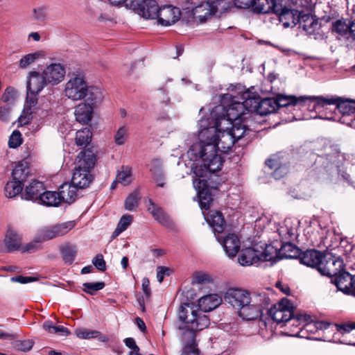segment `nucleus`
Wrapping results in <instances>:
<instances>
[{
	"label": "nucleus",
	"mask_w": 355,
	"mask_h": 355,
	"mask_svg": "<svg viewBox=\"0 0 355 355\" xmlns=\"http://www.w3.org/2000/svg\"><path fill=\"white\" fill-rule=\"evenodd\" d=\"M116 178V182L123 186L129 184L132 181V170L128 166H122Z\"/></svg>",
	"instance_id": "58836bf2"
},
{
	"label": "nucleus",
	"mask_w": 355,
	"mask_h": 355,
	"mask_svg": "<svg viewBox=\"0 0 355 355\" xmlns=\"http://www.w3.org/2000/svg\"><path fill=\"white\" fill-rule=\"evenodd\" d=\"M334 283L340 291L345 293L352 294L355 288L353 277L344 269L334 277Z\"/></svg>",
	"instance_id": "4be33fe9"
},
{
	"label": "nucleus",
	"mask_w": 355,
	"mask_h": 355,
	"mask_svg": "<svg viewBox=\"0 0 355 355\" xmlns=\"http://www.w3.org/2000/svg\"><path fill=\"white\" fill-rule=\"evenodd\" d=\"M76 225L75 221H67L41 229L40 235L43 240H50L67 234Z\"/></svg>",
	"instance_id": "dca6fc26"
},
{
	"label": "nucleus",
	"mask_w": 355,
	"mask_h": 355,
	"mask_svg": "<svg viewBox=\"0 0 355 355\" xmlns=\"http://www.w3.org/2000/svg\"><path fill=\"white\" fill-rule=\"evenodd\" d=\"M40 248V244L38 242L31 243L28 244L26 246L24 251L29 252H33L35 250H38Z\"/></svg>",
	"instance_id": "69168bd1"
},
{
	"label": "nucleus",
	"mask_w": 355,
	"mask_h": 355,
	"mask_svg": "<svg viewBox=\"0 0 355 355\" xmlns=\"http://www.w3.org/2000/svg\"><path fill=\"white\" fill-rule=\"evenodd\" d=\"M350 22L342 18L332 23V31L341 36H349Z\"/></svg>",
	"instance_id": "f704fd0d"
},
{
	"label": "nucleus",
	"mask_w": 355,
	"mask_h": 355,
	"mask_svg": "<svg viewBox=\"0 0 355 355\" xmlns=\"http://www.w3.org/2000/svg\"><path fill=\"white\" fill-rule=\"evenodd\" d=\"M128 137V128L126 125H121L116 131L114 140L116 145H123Z\"/></svg>",
	"instance_id": "37998d69"
},
{
	"label": "nucleus",
	"mask_w": 355,
	"mask_h": 355,
	"mask_svg": "<svg viewBox=\"0 0 355 355\" xmlns=\"http://www.w3.org/2000/svg\"><path fill=\"white\" fill-rule=\"evenodd\" d=\"M22 143L21 135L19 131L15 130L8 140V146L11 148H16Z\"/></svg>",
	"instance_id": "8fccbe9b"
},
{
	"label": "nucleus",
	"mask_w": 355,
	"mask_h": 355,
	"mask_svg": "<svg viewBox=\"0 0 355 355\" xmlns=\"http://www.w3.org/2000/svg\"><path fill=\"white\" fill-rule=\"evenodd\" d=\"M277 5L275 0H253L251 8L254 12L265 14L275 12Z\"/></svg>",
	"instance_id": "c85d7f7f"
},
{
	"label": "nucleus",
	"mask_w": 355,
	"mask_h": 355,
	"mask_svg": "<svg viewBox=\"0 0 355 355\" xmlns=\"http://www.w3.org/2000/svg\"><path fill=\"white\" fill-rule=\"evenodd\" d=\"M171 273V269L165 266H158L157 268V279L159 283L163 282L165 276H168Z\"/></svg>",
	"instance_id": "864d4df0"
},
{
	"label": "nucleus",
	"mask_w": 355,
	"mask_h": 355,
	"mask_svg": "<svg viewBox=\"0 0 355 355\" xmlns=\"http://www.w3.org/2000/svg\"><path fill=\"white\" fill-rule=\"evenodd\" d=\"M316 96L279 95L275 99L277 109L279 107H288L289 105H299L302 107L306 106L309 109L313 110V105L316 102Z\"/></svg>",
	"instance_id": "2eb2a0df"
},
{
	"label": "nucleus",
	"mask_w": 355,
	"mask_h": 355,
	"mask_svg": "<svg viewBox=\"0 0 355 355\" xmlns=\"http://www.w3.org/2000/svg\"><path fill=\"white\" fill-rule=\"evenodd\" d=\"M248 98H250V95L247 92L242 94L243 102L238 101L237 97L232 94H224L221 98L220 104L215 106L211 112L210 118H202L199 121L201 138H204L208 133L214 135L216 128H221L223 124L229 125L232 121L247 119L252 113L250 105H247Z\"/></svg>",
	"instance_id": "7ed1b4c3"
},
{
	"label": "nucleus",
	"mask_w": 355,
	"mask_h": 355,
	"mask_svg": "<svg viewBox=\"0 0 355 355\" xmlns=\"http://www.w3.org/2000/svg\"><path fill=\"white\" fill-rule=\"evenodd\" d=\"M139 198L137 191L131 193L125 201V208L128 211H132L138 206Z\"/></svg>",
	"instance_id": "09e8293b"
},
{
	"label": "nucleus",
	"mask_w": 355,
	"mask_h": 355,
	"mask_svg": "<svg viewBox=\"0 0 355 355\" xmlns=\"http://www.w3.org/2000/svg\"><path fill=\"white\" fill-rule=\"evenodd\" d=\"M15 98V92L12 89H6L2 96V100L6 103H12Z\"/></svg>",
	"instance_id": "6e6d98bb"
},
{
	"label": "nucleus",
	"mask_w": 355,
	"mask_h": 355,
	"mask_svg": "<svg viewBox=\"0 0 355 355\" xmlns=\"http://www.w3.org/2000/svg\"><path fill=\"white\" fill-rule=\"evenodd\" d=\"M127 6L145 19H156L158 15L159 6L155 0H132Z\"/></svg>",
	"instance_id": "9b49d317"
},
{
	"label": "nucleus",
	"mask_w": 355,
	"mask_h": 355,
	"mask_svg": "<svg viewBox=\"0 0 355 355\" xmlns=\"http://www.w3.org/2000/svg\"><path fill=\"white\" fill-rule=\"evenodd\" d=\"M52 334L67 336L69 334V331L67 328L63 326H55Z\"/></svg>",
	"instance_id": "0e129e2a"
},
{
	"label": "nucleus",
	"mask_w": 355,
	"mask_h": 355,
	"mask_svg": "<svg viewBox=\"0 0 355 355\" xmlns=\"http://www.w3.org/2000/svg\"><path fill=\"white\" fill-rule=\"evenodd\" d=\"M142 290L146 296L147 298H149L150 296V282L147 277H144L142 279Z\"/></svg>",
	"instance_id": "680f3d73"
},
{
	"label": "nucleus",
	"mask_w": 355,
	"mask_h": 355,
	"mask_svg": "<svg viewBox=\"0 0 355 355\" xmlns=\"http://www.w3.org/2000/svg\"><path fill=\"white\" fill-rule=\"evenodd\" d=\"M200 129L199 127L200 141L189 148L185 156L192 162L202 160L205 171H200L198 166H191L193 173L197 176L202 177L207 171L215 173L221 169L223 159L217 153V150L224 153L228 151L234 144L235 140L229 131L227 125L223 124L221 128L217 127L214 135L208 133L204 138H201L200 135Z\"/></svg>",
	"instance_id": "f257e3e1"
},
{
	"label": "nucleus",
	"mask_w": 355,
	"mask_h": 355,
	"mask_svg": "<svg viewBox=\"0 0 355 355\" xmlns=\"http://www.w3.org/2000/svg\"><path fill=\"white\" fill-rule=\"evenodd\" d=\"M33 347V342L31 340H24L20 342L17 345V348L19 350L23 351V352H27L29 351Z\"/></svg>",
	"instance_id": "052dcab7"
},
{
	"label": "nucleus",
	"mask_w": 355,
	"mask_h": 355,
	"mask_svg": "<svg viewBox=\"0 0 355 355\" xmlns=\"http://www.w3.org/2000/svg\"><path fill=\"white\" fill-rule=\"evenodd\" d=\"M38 202L46 206L57 207L61 203V200L58 192L43 191L42 194L40 195Z\"/></svg>",
	"instance_id": "473e14b6"
},
{
	"label": "nucleus",
	"mask_w": 355,
	"mask_h": 355,
	"mask_svg": "<svg viewBox=\"0 0 355 355\" xmlns=\"http://www.w3.org/2000/svg\"><path fill=\"white\" fill-rule=\"evenodd\" d=\"M64 94L69 99L78 101L101 102L103 99L101 91L95 87L89 86L85 78L80 75H73L64 85Z\"/></svg>",
	"instance_id": "39448f33"
},
{
	"label": "nucleus",
	"mask_w": 355,
	"mask_h": 355,
	"mask_svg": "<svg viewBox=\"0 0 355 355\" xmlns=\"http://www.w3.org/2000/svg\"><path fill=\"white\" fill-rule=\"evenodd\" d=\"M299 24L306 34L313 36L315 40H322L325 38V34L321 31V24L315 16L303 13Z\"/></svg>",
	"instance_id": "4468645a"
},
{
	"label": "nucleus",
	"mask_w": 355,
	"mask_h": 355,
	"mask_svg": "<svg viewBox=\"0 0 355 355\" xmlns=\"http://www.w3.org/2000/svg\"><path fill=\"white\" fill-rule=\"evenodd\" d=\"M224 300L237 310L241 318L246 320L259 317L262 310L270 304V299L266 293L255 295L252 297L248 291L238 288L227 289Z\"/></svg>",
	"instance_id": "20e7f679"
},
{
	"label": "nucleus",
	"mask_w": 355,
	"mask_h": 355,
	"mask_svg": "<svg viewBox=\"0 0 355 355\" xmlns=\"http://www.w3.org/2000/svg\"><path fill=\"white\" fill-rule=\"evenodd\" d=\"M271 250H273V247L270 245L267 246L262 252L253 248H246L241 250L238 257V261L242 266H250L259 261H272L274 256L270 254Z\"/></svg>",
	"instance_id": "1a4fd4ad"
},
{
	"label": "nucleus",
	"mask_w": 355,
	"mask_h": 355,
	"mask_svg": "<svg viewBox=\"0 0 355 355\" xmlns=\"http://www.w3.org/2000/svg\"><path fill=\"white\" fill-rule=\"evenodd\" d=\"M149 203L148 210L150 212L153 218L161 225L168 228H172L173 223L170 216L165 213L162 208L156 206L150 200H149Z\"/></svg>",
	"instance_id": "393cba45"
},
{
	"label": "nucleus",
	"mask_w": 355,
	"mask_h": 355,
	"mask_svg": "<svg viewBox=\"0 0 355 355\" xmlns=\"http://www.w3.org/2000/svg\"><path fill=\"white\" fill-rule=\"evenodd\" d=\"M59 250L64 263L71 265L77 256L78 247L74 244L66 243L61 245Z\"/></svg>",
	"instance_id": "c756f323"
},
{
	"label": "nucleus",
	"mask_w": 355,
	"mask_h": 355,
	"mask_svg": "<svg viewBox=\"0 0 355 355\" xmlns=\"http://www.w3.org/2000/svg\"><path fill=\"white\" fill-rule=\"evenodd\" d=\"M99 102L85 101L79 103L75 107L76 120L81 124H87L92 119L94 107Z\"/></svg>",
	"instance_id": "412c9836"
},
{
	"label": "nucleus",
	"mask_w": 355,
	"mask_h": 355,
	"mask_svg": "<svg viewBox=\"0 0 355 355\" xmlns=\"http://www.w3.org/2000/svg\"><path fill=\"white\" fill-rule=\"evenodd\" d=\"M323 257L320 251L309 250L304 252L300 257V262L307 266L316 268L319 271L320 263Z\"/></svg>",
	"instance_id": "a878e982"
},
{
	"label": "nucleus",
	"mask_w": 355,
	"mask_h": 355,
	"mask_svg": "<svg viewBox=\"0 0 355 355\" xmlns=\"http://www.w3.org/2000/svg\"><path fill=\"white\" fill-rule=\"evenodd\" d=\"M337 329L341 333L349 332L350 331L355 329V322L338 325Z\"/></svg>",
	"instance_id": "13d9d810"
},
{
	"label": "nucleus",
	"mask_w": 355,
	"mask_h": 355,
	"mask_svg": "<svg viewBox=\"0 0 355 355\" xmlns=\"http://www.w3.org/2000/svg\"><path fill=\"white\" fill-rule=\"evenodd\" d=\"M198 194L201 209L205 210L209 209L212 201L211 193L207 189H202L198 191Z\"/></svg>",
	"instance_id": "79ce46f5"
},
{
	"label": "nucleus",
	"mask_w": 355,
	"mask_h": 355,
	"mask_svg": "<svg viewBox=\"0 0 355 355\" xmlns=\"http://www.w3.org/2000/svg\"><path fill=\"white\" fill-rule=\"evenodd\" d=\"M270 254L274 256L273 259L278 257L279 259H293L298 256L299 249L291 243L283 244L277 252V249L273 248V250L270 251Z\"/></svg>",
	"instance_id": "bb28decb"
},
{
	"label": "nucleus",
	"mask_w": 355,
	"mask_h": 355,
	"mask_svg": "<svg viewBox=\"0 0 355 355\" xmlns=\"http://www.w3.org/2000/svg\"><path fill=\"white\" fill-rule=\"evenodd\" d=\"M48 85L43 73L31 71L28 73L27 90L31 92H40Z\"/></svg>",
	"instance_id": "5701e85b"
},
{
	"label": "nucleus",
	"mask_w": 355,
	"mask_h": 355,
	"mask_svg": "<svg viewBox=\"0 0 355 355\" xmlns=\"http://www.w3.org/2000/svg\"><path fill=\"white\" fill-rule=\"evenodd\" d=\"M349 33L347 38L355 40V19L350 21Z\"/></svg>",
	"instance_id": "774afa93"
},
{
	"label": "nucleus",
	"mask_w": 355,
	"mask_h": 355,
	"mask_svg": "<svg viewBox=\"0 0 355 355\" xmlns=\"http://www.w3.org/2000/svg\"><path fill=\"white\" fill-rule=\"evenodd\" d=\"M266 164L270 168H276V170L274 172V176H275V178L276 179L278 178H279V176H278V171L280 168H277L278 164H277V162L275 160V159H268V160H266Z\"/></svg>",
	"instance_id": "e2e57ef3"
},
{
	"label": "nucleus",
	"mask_w": 355,
	"mask_h": 355,
	"mask_svg": "<svg viewBox=\"0 0 355 355\" xmlns=\"http://www.w3.org/2000/svg\"><path fill=\"white\" fill-rule=\"evenodd\" d=\"M28 173V168L23 163H18L12 171V178L22 183L25 180Z\"/></svg>",
	"instance_id": "a19ab883"
},
{
	"label": "nucleus",
	"mask_w": 355,
	"mask_h": 355,
	"mask_svg": "<svg viewBox=\"0 0 355 355\" xmlns=\"http://www.w3.org/2000/svg\"><path fill=\"white\" fill-rule=\"evenodd\" d=\"M42 56L43 53L41 51H35L32 53L26 54L20 59L19 67L26 69Z\"/></svg>",
	"instance_id": "4c0bfd02"
},
{
	"label": "nucleus",
	"mask_w": 355,
	"mask_h": 355,
	"mask_svg": "<svg viewBox=\"0 0 355 355\" xmlns=\"http://www.w3.org/2000/svg\"><path fill=\"white\" fill-rule=\"evenodd\" d=\"M39 92H31L27 90L26 101L24 105V113L31 115L33 112V108L37 103V94Z\"/></svg>",
	"instance_id": "ea45409f"
},
{
	"label": "nucleus",
	"mask_w": 355,
	"mask_h": 355,
	"mask_svg": "<svg viewBox=\"0 0 355 355\" xmlns=\"http://www.w3.org/2000/svg\"><path fill=\"white\" fill-rule=\"evenodd\" d=\"M218 241L223 246L226 254L229 257H234L241 248V241L239 236L233 233L228 234L224 237L216 236Z\"/></svg>",
	"instance_id": "aec40b11"
},
{
	"label": "nucleus",
	"mask_w": 355,
	"mask_h": 355,
	"mask_svg": "<svg viewBox=\"0 0 355 355\" xmlns=\"http://www.w3.org/2000/svg\"><path fill=\"white\" fill-rule=\"evenodd\" d=\"M4 242L8 252L18 250L21 246V238L15 231L8 230L5 236Z\"/></svg>",
	"instance_id": "2f4dec72"
},
{
	"label": "nucleus",
	"mask_w": 355,
	"mask_h": 355,
	"mask_svg": "<svg viewBox=\"0 0 355 355\" xmlns=\"http://www.w3.org/2000/svg\"><path fill=\"white\" fill-rule=\"evenodd\" d=\"M234 5L239 8H251L253 0H234Z\"/></svg>",
	"instance_id": "4d7b16f0"
},
{
	"label": "nucleus",
	"mask_w": 355,
	"mask_h": 355,
	"mask_svg": "<svg viewBox=\"0 0 355 355\" xmlns=\"http://www.w3.org/2000/svg\"><path fill=\"white\" fill-rule=\"evenodd\" d=\"M92 263L100 271L106 270V263L101 254H98L92 260Z\"/></svg>",
	"instance_id": "603ef678"
},
{
	"label": "nucleus",
	"mask_w": 355,
	"mask_h": 355,
	"mask_svg": "<svg viewBox=\"0 0 355 355\" xmlns=\"http://www.w3.org/2000/svg\"><path fill=\"white\" fill-rule=\"evenodd\" d=\"M132 218H133L131 215L126 214V215L123 216L121 218V219L117 225V227L114 232V234L115 236H118L121 232L125 231L128 227V226H130V224L132 223Z\"/></svg>",
	"instance_id": "c03bdc74"
},
{
	"label": "nucleus",
	"mask_w": 355,
	"mask_h": 355,
	"mask_svg": "<svg viewBox=\"0 0 355 355\" xmlns=\"http://www.w3.org/2000/svg\"><path fill=\"white\" fill-rule=\"evenodd\" d=\"M83 291L90 295H94L96 291H100L105 287L103 282H86L83 284Z\"/></svg>",
	"instance_id": "de8ad7c7"
},
{
	"label": "nucleus",
	"mask_w": 355,
	"mask_h": 355,
	"mask_svg": "<svg viewBox=\"0 0 355 355\" xmlns=\"http://www.w3.org/2000/svg\"><path fill=\"white\" fill-rule=\"evenodd\" d=\"M96 164V156L91 149L79 153L76 158V166L72 176L71 182L79 189L88 187L93 181L91 170Z\"/></svg>",
	"instance_id": "423d86ee"
},
{
	"label": "nucleus",
	"mask_w": 355,
	"mask_h": 355,
	"mask_svg": "<svg viewBox=\"0 0 355 355\" xmlns=\"http://www.w3.org/2000/svg\"><path fill=\"white\" fill-rule=\"evenodd\" d=\"M23 189V184L20 181L13 180L8 182L5 186V195L8 198H13L19 194Z\"/></svg>",
	"instance_id": "c9c22d12"
},
{
	"label": "nucleus",
	"mask_w": 355,
	"mask_h": 355,
	"mask_svg": "<svg viewBox=\"0 0 355 355\" xmlns=\"http://www.w3.org/2000/svg\"><path fill=\"white\" fill-rule=\"evenodd\" d=\"M331 105H335V110H337L343 117L355 114V101H343L340 98H324L318 96L316 102L313 105V110L320 112L321 108H326Z\"/></svg>",
	"instance_id": "6e6552de"
},
{
	"label": "nucleus",
	"mask_w": 355,
	"mask_h": 355,
	"mask_svg": "<svg viewBox=\"0 0 355 355\" xmlns=\"http://www.w3.org/2000/svg\"><path fill=\"white\" fill-rule=\"evenodd\" d=\"M247 105H250V109L252 110V112H256L261 116L273 113L277 110L275 99L266 98L260 100L256 95L248 98Z\"/></svg>",
	"instance_id": "ddd939ff"
},
{
	"label": "nucleus",
	"mask_w": 355,
	"mask_h": 355,
	"mask_svg": "<svg viewBox=\"0 0 355 355\" xmlns=\"http://www.w3.org/2000/svg\"><path fill=\"white\" fill-rule=\"evenodd\" d=\"M92 132L87 128L78 130L76 134V144L79 146H86L91 141Z\"/></svg>",
	"instance_id": "e433bc0d"
},
{
	"label": "nucleus",
	"mask_w": 355,
	"mask_h": 355,
	"mask_svg": "<svg viewBox=\"0 0 355 355\" xmlns=\"http://www.w3.org/2000/svg\"><path fill=\"white\" fill-rule=\"evenodd\" d=\"M37 279L34 277H24V276H16L10 279L12 282H17L20 284H27L36 281Z\"/></svg>",
	"instance_id": "5fc2aeb1"
},
{
	"label": "nucleus",
	"mask_w": 355,
	"mask_h": 355,
	"mask_svg": "<svg viewBox=\"0 0 355 355\" xmlns=\"http://www.w3.org/2000/svg\"><path fill=\"white\" fill-rule=\"evenodd\" d=\"M343 261L334 256L324 257L320 263L319 272L328 277H335L344 269Z\"/></svg>",
	"instance_id": "f3484780"
},
{
	"label": "nucleus",
	"mask_w": 355,
	"mask_h": 355,
	"mask_svg": "<svg viewBox=\"0 0 355 355\" xmlns=\"http://www.w3.org/2000/svg\"><path fill=\"white\" fill-rule=\"evenodd\" d=\"M42 73L48 84L55 85L64 80L66 71L62 64L53 63L48 65Z\"/></svg>",
	"instance_id": "6ab92c4d"
},
{
	"label": "nucleus",
	"mask_w": 355,
	"mask_h": 355,
	"mask_svg": "<svg viewBox=\"0 0 355 355\" xmlns=\"http://www.w3.org/2000/svg\"><path fill=\"white\" fill-rule=\"evenodd\" d=\"M76 336L82 339H90L101 336V332L96 330H89L85 328H78L75 330Z\"/></svg>",
	"instance_id": "a18cd8bd"
},
{
	"label": "nucleus",
	"mask_w": 355,
	"mask_h": 355,
	"mask_svg": "<svg viewBox=\"0 0 355 355\" xmlns=\"http://www.w3.org/2000/svg\"><path fill=\"white\" fill-rule=\"evenodd\" d=\"M77 188L73 184L64 183L59 188V196L62 202L71 203L74 202L77 195Z\"/></svg>",
	"instance_id": "7c9ffc66"
},
{
	"label": "nucleus",
	"mask_w": 355,
	"mask_h": 355,
	"mask_svg": "<svg viewBox=\"0 0 355 355\" xmlns=\"http://www.w3.org/2000/svg\"><path fill=\"white\" fill-rule=\"evenodd\" d=\"M150 171L153 173V178L158 187H163L165 184L164 177L163 173L160 168H150Z\"/></svg>",
	"instance_id": "3c124183"
},
{
	"label": "nucleus",
	"mask_w": 355,
	"mask_h": 355,
	"mask_svg": "<svg viewBox=\"0 0 355 355\" xmlns=\"http://www.w3.org/2000/svg\"><path fill=\"white\" fill-rule=\"evenodd\" d=\"M44 191V187L42 182L37 180L32 181L25 189L22 194V198L26 200L39 202L40 195Z\"/></svg>",
	"instance_id": "b1692460"
},
{
	"label": "nucleus",
	"mask_w": 355,
	"mask_h": 355,
	"mask_svg": "<svg viewBox=\"0 0 355 355\" xmlns=\"http://www.w3.org/2000/svg\"><path fill=\"white\" fill-rule=\"evenodd\" d=\"M226 9L225 0H207L193 8L192 14L194 18L204 22L218 11Z\"/></svg>",
	"instance_id": "9d476101"
},
{
	"label": "nucleus",
	"mask_w": 355,
	"mask_h": 355,
	"mask_svg": "<svg viewBox=\"0 0 355 355\" xmlns=\"http://www.w3.org/2000/svg\"><path fill=\"white\" fill-rule=\"evenodd\" d=\"M221 302L222 298L218 294H209L200 298L198 306L193 304L180 306L178 315L181 322L179 329L182 331L184 344L181 355H198L196 333L209 324V320L204 313L215 309Z\"/></svg>",
	"instance_id": "f03ea898"
},
{
	"label": "nucleus",
	"mask_w": 355,
	"mask_h": 355,
	"mask_svg": "<svg viewBox=\"0 0 355 355\" xmlns=\"http://www.w3.org/2000/svg\"><path fill=\"white\" fill-rule=\"evenodd\" d=\"M284 28L294 27L300 23L302 12L291 7L278 3L275 12Z\"/></svg>",
	"instance_id": "f8f14e48"
},
{
	"label": "nucleus",
	"mask_w": 355,
	"mask_h": 355,
	"mask_svg": "<svg viewBox=\"0 0 355 355\" xmlns=\"http://www.w3.org/2000/svg\"><path fill=\"white\" fill-rule=\"evenodd\" d=\"M157 14L156 19L158 20V24L162 26H168L174 24L179 20L181 12L177 7L166 6L159 8Z\"/></svg>",
	"instance_id": "a211bd4d"
},
{
	"label": "nucleus",
	"mask_w": 355,
	"mask_h": 355,
	"mask_svg": "<svg viewBox=\"0 0 355 355\" xmlns=\"http://www.w3.org/2000/svg\"><path fill=\"white\" fill-rule=\"evenodd\" d=\"M245 121H232L229 125V131L232 134L235 141L241 139L245 132L248 130L247 125L244 123Z\"/></svg>",
	"instance_id": "72a5a7b5"
},
{
	"label": "nucleus",
	"mask_w": 355,
	"mask_h": 355,
	"mask_svg": "<svg viewBox=\"0 0 355 355\" xmlns=\"http://www.w3.org/2000/svg\"><path fill=\"white\" fill-rule=\"evenodd\" d=\"M207 223L213 227L216 233H221L224 230L225 221L220 211L211 210L206 216Z\"/></svg>",
	"instance_id": "cd10ccee"
},
{
	"label": "nucleus",
	"mask_w": 355,
	"mask_h": 355,
	"mask_svg": "<svg viewBox=\"0 0 355 355\" xmlns=\"http://www.w3.org/2000/svg\"><path fill=\"white\" fill-rule=\"evenodd\" d=\"M48 9L45 6H40L33 8V17L37 22H44L47 16Z\"/></svg>",
	"instance_id": "49530a36"
},
{
	"label": "nucleus",
	"mask_w": 355,
	"mask_h": 355,
	"mask_svg": "<svg viewBox=\"0 0 355 355\" xmlns=\"http://www.w3.org/2000/svg\"><path fill=\"white\" fill-rule=\"evenodd\" d=\"M125 345L131 349H133L138 346L136 344L135 340L132 338H127L124 340Z\"/></svg>",
	"instance_id": "338daca9"
},
{
	"label": "nucleus",
	"mask_w": 355,
	"mask_h": 355,
	"mask_svg": "<svg viewBox=\"0 0 355 355\" xmlns=\"http://www.w3.org/2000/svg\"><path fill=\"white\" fill-rule=\"evenodd\" d=\"M269 315L272 319L277 323L286 322L292 320L293 324L299 322L302 324L303 327L308 330L311 327V318L310 315L306 314L297 315L295 318H293V306L290 301L287 299H283L278 304H274L268 311Z\"/></svg>",
	"instance_id": "0eeeda50"
},
{
	"label": "nucleus",
	"mask_w": 355,
	"mask_h": 355,
	"mask_svg": "<svg viewBox=\"0 0 355 355\" xmlns=\"http://www.w3.org/2000/svg\"><path fill=\"white\" fill-rule=\"evenodd\" d=\"M10 107L3 106L0 107V119L4 122H8Z\"/></svg>",
	"instance_id": "bf43d9fd"
}]
</instances>
